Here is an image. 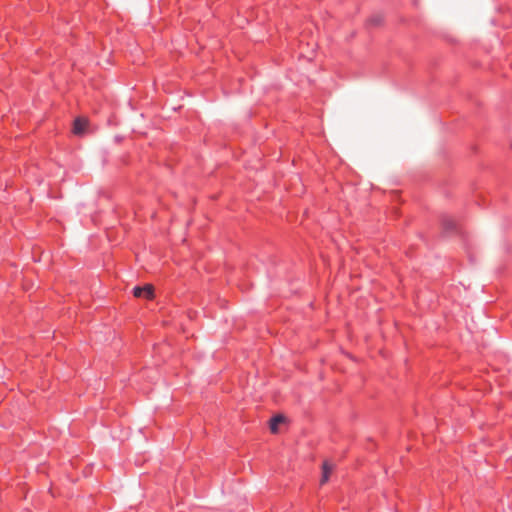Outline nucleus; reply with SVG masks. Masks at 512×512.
Listing matches in <instances>:
<instances>
[{"label": "nucleus", "instance_id": "nucleus-3", "mask_svg": "<svg viewBox=\"0 0 512 512\" xmlns=\"http://www.w3.org/2000/svg\"><path fill=\"white\" fill-rule=\"evenodd\" d=\"M283 419H284L283 416L277 415V416H274L270 420V430H271V432H273V433L277 432L278 424L281 423L283 421Z\"/></svg>", "mask_w": 512, "mask_h": 512}, {"label": "nucleus", "instance_id": "nucleus-5", "mask_svg": "<svg viewBox=\"0 0 512 512\" xmlns=\"http://www.w3.org/2000/svg\"><path fill=\"white\" fill-rule=\"evenodd\" d=\"M328 478H329V470L327 469L326 463H324L321 484L326 483L328 481Z\"/></svg>", "mask_w": 512, "mask_h": 512}, {"label": "nucleus", "instance_id": "nucleus-1", "mask_svg": "<svg viewBox=\"0 0 512 512\" xmlns=\"http://www.w3.org/2000/svg\"><path fill=\"white\" fill-rule=\"evenodd\" d=\"M133 295L137 298L152 300L154 298V287L151 284H146L142 287L135 286L133 288Z\"/></svg>", "mask_w": 512, "mask_h": 512}, {"label": "nucleus", "instance_id": "nucleus-4", "mask_svg": "<svg viewBox=\"0 0 512 512\" xmlns=\"http://www.w3.org/2000/svg\"><path fill=\"white\" fill-rule=\"evenodd\" d=\"M442 224L446 230H453L456 227L454 220L448 218H444Z\"/></svg>", "mask_w": 512, "mask_h": 512}, {"label": "nucleus", "instance_id": "nucleus-2", "mask_svg": "<svg viewBox=\"0 0 512 512\" xmlns=\"http://www.w3.org/2000/svg\"><path fill=\"white\" fill-rule=\"evenodd\" d=\"M87 127V120L84 118H76L73 122V133L75 135H81L84 133L85 129Z\"/></svg>", "mask_w": 512, "mask_h": 512}]
</instances>
